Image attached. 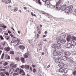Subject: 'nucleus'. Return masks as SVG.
<instances>
[{"instance_id":"nucleus-3","label":"nucleus","mask_w":76,"mask_h":76,"mask_svg":"<svg viewBox=\"0 0 76 76\" xmlns=\"http://www.w3.org/2000/svg\"><path fill=\"white\" fill-rule=\"evenodd\" d=\"M16 72H17V73H19V72L20 74L23 73V75H25V72H24V71H23V69H19L18 68L16 69Z\"/></svg>"},{"instance_id":"nucleus-15","label":"nucleus","mask_w":76,"mask_h":76,"mask_svg":"<svg viewBox=\"0 0 76 76\" xmlns=\"http://www.w3.org/2000/svg\"><path fill=\"white\" fill-rule=\"evenodd\" d=\"M64 54H65V55H66L67 56H70V55L71 54L69 52H65L64 53Z\"/></svg>"},{"instance_id":"nucleus-59","label":"nucleus","mask_w":76,"mask_h":76,"mask_svg":"<svg viewBox=\"0 0 76 76\" xmlns=\"http://www.w3.org/2000/svg\"><path fill=\"white\" fill-rule=\"evenodd\" d=\"M18 75V74H16V73H14V76H16V75Z\"/></svg>"},{"instance_id":"nucleus-52","label":"nucleus","mask_w":76,"mask_h":76,"mask_svg":"<svg viewBox=\"0 0 76 76\" xmlns=\"http://www.w3.org/2000/svg\"><path fill=\"white\" fill-rule=\"evenodd\" d=\"M4 35H8V33H5Z\"/></svg>"},{"instance_id":"nucleus-26","label":"nucleus","mask_w":76,"mask_h":76,"mask_svg":"<svg viewBox=\"0 0 76 76\" xmlns=\"http://www.w3.org/2000/svg\"><path fill=\"white\" fill-rule=\"evenodd\" d=\"M20 60L22 63H24V61H25V58H21L20 59Z\"/></svg>"},{"instance_id":"nucleus-11","label":"nucleus","mask_w":76,"mask_h":76,"mask_svg":"<svg viewBox=\"0 0 76 76\" xmlns=\"http://www.w3.org/2000/svg\"><path fill=\"white\" fill-rule=\"evenodd\" d=\"M71 35H69V36L66 38V39L67 41H71Z\"/></svg>"},{"instance_id":"nucleus-19","label":"nucleus","mask_w":76,"mask_h":76,"mask_svg":"<svg viewBox=\"0 0 76 76\" xmlns=\"http://www.w3.org/2000/svg\"><path fill=\"white\" fill-rule=\"evenodd\" d=\"M22 50H24L25 49V46L22 45H20L19 47Z\"/></svg>"},{"instance_id":"nucleus-42","label":"nucleus","mask_w":76,"mask_h":76,"mask_svg":"<svg viewBox=\"0 0 76 76\" xmlns=\"http://www.w3.org/2000/svg\"><path fill=\"white\" fill-rule=\"evenodd\" d=\"M28 42L30 44H31L32 42V40H28Z\"/></svg>"},{"instance_id":"nucleus-39","label":"nucleus","mask_w":76,"mask_h":76,"mask_svg":"<svg viewBox=\"0 0 76 76\" xmlns=\"http://www.w3.org/2000/svg\"><path fill=\"white\" fill-rule=\"evenodd\" d=\"M33 72L34 73H36V72H37V70L34 68L33 69Z\"/></svg>"},{"instance_id":"nucleus-56","label":"nucleus","mask_w":76,"mask_h":76,"mask_svg":"<svg viewBox=\"0 0 76 76\" xmlns=\"http://www.w3.org/2000/svg\"><path fill=\"white\" fill-rule=\"evenodd\" d=\"M39 34H37V38H38L39 37Z\"/></svg>"},{"instance_id":"nucleus-64","label":"nucleus","mask_w":76,"mask_h":76,"mask_svg":"<svg viewBox=\"0 0 76 76\" xmlns=\"http://www.w3.org/2000/svg\"><path fill=\"white\" fill-rule=\"evenodd\" d=\"M45 34H47V31H45Z\"/></svg>"},{"instance_id":"nucleus-25","label":"nucleus","mask_w":76,"mask_h":76,"mask_svg":"<svg viewBox=\"0 0 76 76\" xmlns=\"http://www.w3.org/2000/svg\"><path fill=\"white\" fill-rule=\"evenodd\" d=\"M63 60H64V61L66 60H67V57L66 56H64L63 57L62 59H61Z\"/></svg>"},{"instance_id":"nucleus-2","label":"nucleus","mask_w":76,"mask_h":76,"mask_svg":"<svg viewBox=\"0 0 76 76\" xmlns=\"http://www.w3.org/2000/svg\"><path fill=\"white\" fill-rule=\"evenodd\" d=\"M61 47V45L58 43H57L56 45H55V44L53 43L52 45V47L54 48V51H56V50L57 49H60Z\"/></svg>"},{"instance_id":"nucleus-54","label":"nucleus","mask_w":76,"mask_h":76,"mask_svg":"<svg viewBox=\"0 0 76 76\" xmlns=\"http://www.w3.org/2000/svg\"><path fill=\"white\" fill-rule=\"evenodd\" d=\"M17 40L18 42L20 41V39H17Z\"/></svg>"},{"instance_id":"nucleus-62","label":"nucleus","mask_w":76,"mask_h":76,"mask_svg":"<svg viewBox=\"0 0 76 76\" xmlns=\"http://www.w3.org/2000/svg\"><path fill=\"white\" fill-rule=\"evenodd\" d=\"M13 64H11L10 65V67H12V66H13Z\"/></svg>"},{"instance_id":"nucleus-5","label":"nucleus","mask_w":76,"mask_h":76,"mask_svg":"<svg viewBox=\"0 0 76 76\" xmlns=\"http://www.w3.org/2000/svg\"><path fill=\"white\" fill-rule=\"evenodd\" d=\"M63 56V54L61 52H58V57H59V58H61V57Z\"/></svg>"},{"instance_id":"nucleus-7","label":"nucleus","mask_w":76,"mask_h":76,"mask_svg":"<svg viewBox=\"0 0 76 76\" xmlns=\"http://www.w3.org/2000/svg\"><path fill=\"white\" fill-rule=\"evenodd\" d=\"M66 4H64V5L62 6V11H64V10H66Z\"/></svg>"},{"instance_id":"nucleus-4","label":"nucleus","mask_w":76,"mask_h":76,"mask_svg":"<svg viewBox=\"0 0 76 76\" xmlns=\"http://www.w3.org/2000/svg\"><path fill=\"white\" fill-rule=\"evenodd\" d=\"M61 58H57L55 60V63H60L61 61Z\"/></svg>"},{"instance_id":"nucleus-8","label":"nucleus","mask_w":76,"mask_h":76,"mask_svg":"<svg viewBox=\"0 0 76 76\" xmlns=\"http://www.w3.org/2000/svg\"><path fill=\"white\" fill-rule=\"evenodd\" d=\"M72 47V45L70 43L69 44H66V48H71Z\"/></svg>"},{"instance_id":"nucleus-41","label":"nucleus","mask_w":76,"mask_h":76,"mask_svg":"<svg viewBox=\"0 0 76 76\" xmlns=\"http://www.w3.org/2000/svg\"><path fill=\"white\" fill-rule=\"evenodd\" d=\"M15 59L17 61H19V60H20V58L19 57L16 58H15Z\"/></svg>"},{"instance_id":"nucleus-14","label":"nucleus","mask_w":76,"mask_h":76,"mask_svg":"<svg viewBox=\"0 0 76 76\" xmlns=\"http://www.w3.org/2000/svg\"><path fill=\"white\" fill-rule=\"evenodd\" d=\"M68 61L71 63H74V61H73V60L71 58H69Z\"/></svg>"},{"instance_id":"nucleus-44","label":"nucleus","mask_w":76,"mask_h":76,"mask_svg":"<svg viewBox=\"0 0 76 76\" xmlns=\"http://www.w3.org/2000/svg\"><path fill=\"white\" fill-rule=\"evenodd\" d=\"M6 58H7V59H10V56L9 55H7Z\"/></svg>"},{"instance_id":"nucleus-16","label":"nucleus","mask_w":76,"mask_h":76,"mask_svg":"<svg viewBox=\"0 0 76 76\" xmlns=\"http://www.w3.org/2000/svg\"><path fill=\"white\" fill-rule=\"evenodd\" d=\"M17 42V40L15 39H13L11 41V43H13V44H16Z\"/></svg>"},{"instance_id":"nucleus-53","label":"nucleus","mask_w":76,"mask_h":76,"mask_svg":"<svg viewBox=\"0 0 76 76\" xmlns=\"http://www.w3.org/2000/svg\"><path fill=\"white\" fill-rule=\"evenodd\" d=\"M30 72H32V68L31 67H30Z\"/></svg>"},{"instance_id":"nucleus-32","label":"nucleus","mask_w":76,"mask_h":76,"mask_svg":"<svg viewBox=\"0 0 76 76\" xmlns=\"http://www.w3.org/2000/svg\"><path fill=\"white\" fill-rule=\"evenodd\" d=\"M4 73V74H5V75L7 76H9V72H5Z\"/></svg>"},{"instance_id":"nucleus-47","label":"nucleus","mask_w":76,"mask_h":76,"mask_svg":"<svg viewBox=\"0 0 76 76\" xmlns=\"http://www.w3.org/2000/svg\"><path fill=\"white\" fill-rule=\"evenodd\" d=\"M47 7L48 8H50V5H49V4H48L47 5Z\"/></svg>"},{"instance_id":"nucleus-31","label":"nucleus","mask_w":76,"mask_h":76,"mask_svg":"<svg viewBox=\"0 0 76 76\" xmlns=\"http://www.w3.org/2000/svg\"><path fill=\"white\" fill-rule=\"evenodd\" d=\"M68 8H69V10L71 9L72 10V9H73V6L72 5H70L69 7H68Z\"/></svg>"},{"instance_id":"nucleus-30","label":"nucleus","mask_w":76,"mask_h":76,"mask_svg":"<svg viewBox=\"0 0 76 76\" xmlns=\"http://www.w3.org/2000/svg\"><path fill=\"white\" fill-rule=\"evenodd\" d=\"M0 75L1 76H4V74L3 72L0 73Z\"/></svg>"},{"instance_id":"nucleus-63","label":"nucleus","mask_w":76,"mask_h":76,"mask_svg":"<svg viewBox=\"0 0 76 76\" xmlns=\"http://www.w3.org/2000/svg\"><path fill=\"white\" fill-rule=\"evenodd\" d=\"M4 3H5V4H7V1H4Z\"/></svg>"},{"instance_id":"nucleus-23","label":"nucleus","mask_w":76,"mask_h":76,"mask_svg":"<svg viewBox=\"0 0 76 76\" xmlns=\"http://www.w3.org/2000/svg\"><path fill=\"white\" fill-rule=\"evenodd\" d=\"M71 38L73 40H76V37H75L74 36H72Z\"/></svg>"},{"instance_id":"nucleus-51","label":"nucleus","mask_w":76,"mask_h":76,"mask_svg":"<svg viewBox=\"0 0 76 76\" xmlns=\"http://www.w3.org/2000/svg\"><path fill=\"white\" fill-rule=\"evenodd\" d=\"M2 27H3L4 28H7V27L5 26H2Z\"/></svg>"},{"instance_id":"nucleus-6","label":"nucleus","mask_w":76,"mask_h":76,"mask_svg":"<svg viewBox=\"0 0 76 76\" xmlns=\"http://www.w3.org/2000/svg\"><path fill=\"white\" fill-rule=\"evenodd\" d=\"M9 73L10 74H12L13 72V71H14V69L12 68H10L9 69Z\"/></svg>"},{"instance_id":"nucleus-40","label":"nucleus","mask_w":76,"mask_h":76,"mask_svg":"<svg viewBox=\"0 0 76 76\" xmlns=\"http://www.w3.org/2000/svg\"><path fill=\"white\" fill-rule=\"evenodd\" d=\"M0 70L1 71H3V72H6V69H1Z\"/></svg>"},{"instance_id":"nucleus-20","label":"nucleus","mask_w":76,"mask_h":76,"mask_svg":"<svg viewBox=\"0 0 76 76\" xmlns=\"http://www.w3.org/2000/svg\"><path fill=\"white\" fill-rule=\"evenodd\" d=\"M71 45H72L73 46H75L76 45V42L74 41H72L71 42Z\"/></svg>"},{"instance_id":"nucleus-38","label":"nucleus","mask_w":76,"mask_h":76,"mask_svg":"<svg viewBox=\"0 0 76 76\" xmlns=\"http://www.w3.org/2000/svg\"><path fill=\"white\" fill-rule=\"evenodd\" d=\"M37 0V2L39 4H41V3L40 0Z\"/></svg>"},{"instance_id":"nucleus-37","label":"nucleus","mask_w":76,"mask_h":76,"mask_svg":"<svg viewBox=\"0 0 76 76\" xmlns=\"http://www.w3.org/2000/svg\"><path fill=\"white\" fill-rule=\"evenodd\" d=\"M38 75L39 76H40L41 75V72L39 71L38 73Z\"/></svg>"},{"instance_id":"nucleus-9","label":"nucleus","mask_w":76,"mask_h":76,"mask_svg":"<svg viewBox=\"0 0 76 76\" xmlns=\"http://www.w3.org/2000/svg\"><path fill=\"white\" fill-rule=\"evenodd\" d=\"M58 6V5H57V4H56V6H55V7H56V9L58 10H60L61 9V5H59Z\"/></svg>"},{"instance_id":"nucleus-49","label":"nucleus","mask_w":76,"mask_h":76,"mask_svg":"<svg viewBox=\"0 0 76 76\" xmlns=\"http://www.w3.org/2000/svg\"><path fill=\"white\" fill-rule=\"evenodd\" d=\"M38 46L40 47H41V46H42V44H41V43H40L39 44Z\"/></svg>"},{"instance_id":"nucleus-46","label":"nucleus","mask_w":76,"mask_h":76,"mask_svg":"<svg viewBox=\"0 0 76 76\" xmlns=\"http://www.w3.org/2000/svg\"><path fill=\"white\" fill-rule=\"evenodd\" d=\"M15 12H16L18 10V8H15L14 9Z\"/></svg>"},{"instance_id":"nucleus-36","label":"nucleus","mask_w":76,"mask_h":76,"mask_svg":"<svg viewBox=\"0 0 76 76\" xmlns=\"http://www.w3.org/2000/svg\"><path fill=\"white\" fill-rule=\"evenodd\" d=\"M4 53H3L1 57V59H3V58L4 57Z\"/></svg>"},{"instance_id":"nucleus-33","label":"nucleus","mask_w":76,"mask_h":76,"mask_svg":"<svg viewBox=\"0 0 76 76\" xmlns=\"http://www.w3.org/2000/svg\"><path fill=\"white\" fill-rule=\"evenodd\" d=\"M61 3H62L61 1L59 0L57 4H61Z\"/></svg>"},{"instance_id":"nucleus-12","label":"nucleus","mask_w":76,"mask_h":76,"mask_svg":"<svg viewBox=\"0 0 76 76\" xmlns=\"http://www.w3.org/2000/svg\"><path fill=\"white\" fill-rule=\"evenodd\" d=\"M4 50L5 51L7 52V51H9L10 50V48L9 47L5 48H4Z\"/></svg>"},{"instance_id":"nucleus-34","label":"nucleus","mask_w":76,"mask_h":76,"mask_svg":"<svg viewBox=\"0 0 76 76\" xmlns=\"http://www.w3.org/2000/svg\"><path fill=\"white\" fill-rule=\"evenodd\" d=\"M4 49V48H3V46H1V45H0V50H3Z\"/></svg>"},{"instance_id":"nucleus-18","label":"nucleus","mask_w":76,"mask_h":76,"mask_svg":"<svg viewBox=\"0 0 76 76\" xmlns=\"http://www.w3.org/2000/svg\"><path fill=\"white\" fill-rule=\"evenodd\" d=\"M69 11H70V9H69V8L66 7V8L65 12L66 13H69Z\"/></svg>"},{"instance_id":"nucleus-55","label":"nucleus","mask_w":76,"mask_h":76,"mask_svg":"<svg viewBox=\"0 0 76 76\" xmlns=\"http://www.w3.org/2000/svg\"><path fill=\"white\" fill-rule=\"evenodd\" d=\"M45 37H47V35L45 34V35L43 36V38H45Z\"/></svg>"},{"instance_id":"nucleus-45","label":"nucleus","mask_w":76,"mask_h":76,"mask_svg":"<svg viewBox=\"0 0 76 76\" xmlns=\"http://www.w3.org/2000/svg\"><path fill=\"white\" fill-rule=\"evenodd\" d=\"M10 53L11 54H14V52L13 51H11L10 52Z\"/></svg>"},{"instance_id":"nucleus-24","label":"nucleus","mask_w":76,"mask_h":76,"mask_svg":"<svg viewBox=\"0 0 76 76\" xmlns=\"http://www.w3.org/2000/svg\"><path fill=\"white\" fill-rule=\"evenodd\" d=\"M25 69L26 70H28L29 69V66H28V65H26L25 66Z\"/></svg>"},{"instance_id":"nucleus-57","label":"nucleus","mask_w":76,"mask_h":76,"mask_svg":"<svg viewBox=\"0 0 76 76\" xmlns=\"http://www.w3.org/2000/svg\"><path fill=\"white\" fill-rule=\"evenodd\" d=\"M11 37H14V36L13 35H12V34H11L10 35Z\"/></svg>"},{"instance_id":"nucleus-10","label":"nucleus","mask_w":76,"mask_h":76,"mask_svg":"<svg viewBox=\"0 0 76 76\" xmlns=\"http://www.w3.org/2000/svg\"><path fill=\"white\" fill-rule=\"evenodd\" d=\"M58 66L60 67H63L64 66V64L63 63H61L58 65Z\"/></svg>"},{"instance_id":"nucleus-35","label":"nucleus","mask_w":76,"mask_h":76,"mask_svg":"<svg viewBox=\"0 0 76 76\" xmlns=\"http://www.w3.org/2000/svg\"><path fill=\"white\" fill-rule=\"evenodd\" d=\"M18 66V65L17 64H15L12 66V67L13 68H16Z\"/></svg>"},{"instance_id":"nucleus-29","label":"nucleus","mask_w":76,"mask_h":76,"mask_svg":"<svg viewBox=\"0 0 76 76\" xmlns=\"http://www.w3.org/2000/svg\"><path fill=\"white\" fill-rule=\"evenodd\" d=\"M7 64H8V63L7 62H4V64H3V65L4 66H7Z\"/></svg>"},{"instance_id":"nucleus-13","label":"nucleus","mask_w":76,"mask_h":76,"mask_svg":"<svg viewBox=\"0 0 76 76\" xmlns=\"http://www.w3.org/2000/svg\"><path fill=\"white\" fill-rule=\"evenodd\" d=\"M29 53H26L24 55V58H28L29 56Z\"/></svg>"},{"instance_id":"nucleus-22","label":"nucleus","mask_w":76,"mask_h":76,"mask_svg":"<svg viewBox=\"0 0 76 76\" xmlns=\"http://www.w3.org/2000/svg\"><path fill=\"white\" fill-rule=\"evenodd\" d=\"M58 52H53V55L55 56H57L58 55Z\"/></svg>"},{"instance_id":"nucleus-61","label":"nucleus","mask_w":76,"mask_h":76,"mask_svg":"<svg viewBox=\"0 0 76 76\" xmlns=\"http://www.w3.org/2000/svg\"><path fill=\"white\" fill-rule=\"evenodd\" d=\"M8 33H9V34H11V31H8Z\"/></svg>"},{"instance_id":"nucleus-43","label":"nucleus","mask_w":76,"mask_h":76,"mask_svg":"<svg viewBox=\"0 0 76 76\" xmlns=\"http://www.w3.org/2000/svg\"><path fill=\"white\" fill-rule=\"evenodd\" d=\"M0 38L1 40L4 39V38L3 37V36L1 35L0 36Z\"/></svg>"},{"instance_id":"nucleus-21","label":"nucleus","mask_w":76,"mask_h":76,"mask_svg":"<svg viewBox=\"0 0 76 76\" xmlns=\"http://www.w3.org/2000/svg\"><path fill=\"white\" fill-rule=\"evenodd\" d=\"M45 3L46 4H47V5H48V4H50V1L49 0H47L45 2Z\"/></svg>"},{"instance_id":"nucleus-60","label":"nucleus","mask_w":76,"mask_h":76,"mask_svg":"<svg viewBox=\"0 0 76 76\" xmlns=\"http://www.w3.org/2000/svg\"><path fill=\"white\" fill-rule=\"evenodd\" d=\"M32 66L33 67H35V65H34V64H32Z\"/></svg>"},{"instance_id":"nucleus-1","label":"nucleus","mask_w":76,"mask_h":76,"mask_svg":"<svg viewBox=\"0 0 76 76\" xmlns=\"http://www.w3.org/2000/svg\"><path fill=\"white\" fill-rule=\"evenodd\" d=\"M56 40L57 41V43H58V44H60V43L61 44H64L66 42V40L63 39L61 37H57L56 39Z\"/></svg>"},{"instance_id":"nucleus-17","label":"nucleus","mask_w":76,"mask_h":76,"mask_svg":"<svg viewBox=\"0 0 76 76\" xmlns=\"http://www.w3.org/2000/svg\"><path fill=\"white\" fill-rule=\"evenodd\" d=\"M64 70L65 69L63 68H60L59 69V72L61 73H63V72H64Z\"/></svg>"},{"instance_id":"nucleus-50","label":"nucleus","mask_w":76,"mask_h":76,"mask_svg":"<svg viewBox=\"0 0 76 76\" xmlns=\"http://www.w3.org/2000/svg\"><path fill=\"white\" fill-rule=\"evenodd\" d=\"M21 67L22 68V69H23V68H24V65H22L21 66Z\"/></svg>"},{"instance_id":"nucleus-48","label":"nucleus","mask_w":76,"mask_h":76,"mask_svg":"<svg viewBox=\"0 0 76 76\" xmlns=\"http://www.w3.org/2000/svg\"><path fill=\"white\" fill-rule=\"evenodd\" d=\"M8 2L9 3H11V0H8Z\"/></svg>"},{"instance_id":"nucleus-27","label":"nucleus","mask_w":76,"mask_h":76,"mask_svg":"<svg viewBox=\"0 0 76 76\" xmlns=\"http://www.w3.org/2000/svg\"><path fill=\"white\" fill-rule=\"evenodd\" d=\"M10 37V36H6L5 37V38L7 39V40H9Z\"/></svg>"},{"instance_id":"nucleus-58","label":"nucleus","mask_w":76,"mask_h":76,"mask_svg":"<svg viewBox=\"0 0 76 76\" xmlns=\"http://www.w3.org/2000/svg\"><path fill=\"white\" fill-rule=\"evenodd\" d=\"M11 29H12L14 31H15V29H14V28H13L12 27H11Z\"/></svg>"},{"instance_id":"nucleus-28","label":"nucleus","mask_w":76,"mask_h":76,"mask_svg":"<svg viewBox=\"0 0 76 76\" xmlns=\"http://www.w3.org/2000/svg\"><path fill=\"white\" fill-rule=\"evenodd\" d=\"M38 28V27H37V29H38V31H39L38 33L39 34H41V30L39 29Z\"/></svg>"}]
</instances>
